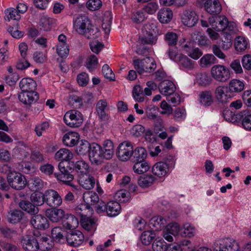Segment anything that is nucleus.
Instances as JSON below:
<instances>
[{
	"label": "nucleus",
	"instance_id": "1",
	"mask_svg": "<svg viewBox=\"0 0 251 251\" xmlns=\"http://www.w3.org/2000/svg\"><path fill=\"white\" fill-rule=\"evenodd\" d=\"M7 179L9 185L15 190L23 189L26 184L25 176L15 171L9 172L7 176Z\"/></svg>",
	"mask_w": 251,
	"mask_h": 251
},
{
	"label": "nucleus",
	"instance_id": "2",
	"mask_svg": "<svg viewBox=\"0 0 251 251\" xmlns=\"http://www.w3.org/2000/svg\"><path fill=\"white\" fill-rule=\"evenodd\" d=\"M63 119L65 124L72 127H79L83 121L82 114L75 110L67 112L65 114Z\"/></svg>",
	"mask_w": 251,
	"mask_h": 251
},
{
	"label": "nucleus",
	"instance_id": "3",
	"mask_svg": "<svg viewBox=\"0 0 251 251\" xmlns=\"http://www.w3.org/2000/svg\"><path fill=\"white\" fill-rule=\"evenodd\" d=\"M211 74L215 80L220 82L227 81L230 77L228 69L221 65L213 66L211 69Z\"/></svg>",
	"mask_w": 251,
	"mask_h": 251
},
{
	"label": "nucleus",
	"instance_id": "4",
	"mask_svg": "<svg viewBox=\"0 0 251 251\" xmlns=\"http://www.w3.org/2000/svg\"><path fill=\"white\" fill-rule=\"evenodd\" d=\"M58 169L60 171L59 173H54V175L56 178L62 181L64 184L74 186L71 182L74 179V175H73L70 171H69L65 166L64 162H60L58 165Z\"/></svg>",
	"mask_w": 251,
	"mask_h": 251
},
{
	"label": "nucleus",
	"instance_id": "5",
	"mask_svg": "<svg viewBox=\"0 0 251 251\" xmlns=\"http://www.w3.org/2000/svg\"><path fill=\"white\" fill-rule=\"evenodd\" d=\"M45 203L52 208L60 206L63 202L61 196L55 190L49 189L45 191Z\"/></svg>",
	"mask_w": 251,
	"mask_h": 251
},
{
	"label": "nucleus",
	"instance_id": "6",
	"mask_svg": "<svg viewBox=\"0 0 251 251\" xmlns=\"http://www.w3.org/2000/svg\"><path fill=\"white\" fill-rule=\"evenodd\" d=\"M133 151L131 143L125 141L119 145L116 154L120 160L126 161L132 157Z\"/></svg>",
	"mask_w": 251,
	"mask_h": 251
},
{
	"label": "nucleus",
	"instance_id": "7",
	"mask_svg": "<svg viewBox=\"0 0 251 251\" xmlns=\"http://www.w3.org/2000/svg\"><path fill=\"white\" fill-rule=\"evenodd\" d=\"M219 251H240V246L235 240L229 238H224L218 241Z\"/></svg>",
	"mask_w": 251,
	"mask_h": 251
},
{
	"label": "nucleus",
	"instance_id": "8",
	"mask_svg": "<svg viewBox=\"0 0 251 251\" xmlns=\"http://www.w3.org/2000/svg\"><path fill=\"white\" fill-rule=\"evenodd\" d=\"M91 24V22L89 18L84 15H79L74 20V27L79 34L84 33Z\"/></svg>",
	"mask_w": 251,
	"mask_h": 251
},
{
	"label": "nucleus",
	"instance_id": "9",
	"mask_svg": "<svg viewBox=\"0 0 251 251\" xmlns=\"http://www.w3.org/2000/svg\"><path fill=\"white\" fill-rule=\"evenodd\" d=\"M89 159L93 164L100 165L102 162L101 147L96 143H93L89 152Z\"/></svg>",
	"mask_w": 251,
	"mask_h": 251
},
{
	"label": "nucleus",
	"instance_id": "10",
	"mask_svg": "<svg viewBox=\"0 0 251 251\" xmlns=\"http://www.w3.org/2000/svg\"><path fill=\"white\" fill-rule=\"evenodd\" d=\"M21 244L25 251H38L40 248L37 239L28 235L22 237Z\"/></svg>",
	"mask_w": 251,
	"mask_h": 251
},
{
	"label": "nucleus",
	"instance_id": "11",
	"mask_svg": "<svg viewBox=\"0 0 251 251\" xmlns=\"http://www.w3.org/2000/svg\"><path fill=\"white\" fill-rule=\"evenodd\" d=\"M210 25L215 30L218 31H223L227 26L228 21L225 16H211L209 18Z\"/></svg>",
	"mask_w": 251,
	"mask_h": 251
},
{
	"label": "nucleus",
	"instance_id": "12",
	"mask_svg": "<svg viewBox=\"0 0 251 251\" xmlns=\"http://www.w3.org/2000/svg\"><path fill=\"white\" fill-rule=\"evenodd\" d=\"M30 223L34 228L41 230H45L49 227L48 220L42 214H36L33 216Z\"/></svg>",
	"mask_w": 251,
	"mask_h": 251
},
{
	"label": "nucleus",
	"instance_id": "13",
	"mask_svg": "<svg viewBox=\"0 0 251 251\" xmlns=\"http://www.w3.org/2000/svg\"><path fill=\"white\" fill-rule=\"evenodd\" d=\"M228 88L224 85L217 87L215 90V97L220 103H226L229 101L230 95L228 92Z\"/></svg>",
	"mask_w": 251,
	"mask_h": 251
},
{
	"label": "nucleus",
	"instance_id": "14",
	"mask_svg": "<svg viewBox=\"0 0 251 251\" xmlns=\"http://www.w3.org/2000/svg\"><path fill=\"white\" fill-rule=\"evenodd\" d=\"M19 100L26 105H31L36 102L39 98V94L36 91L21 92L18 95Z\"/></svg>",
	"mask_w": 251,
	"mask_h": 251
},
{
	"label": "nucleus",
	"instance_id": "15",
	"mask_svg": "<svg viewBox=\"0 0 251 251\" xmlns=\"http://www.w3.org/2000/svg\"><path fill=\"white\" fill-rule=\"evenodd\" d=\"M66 238L69 245L74 247H77L82 243L84 237L81 231L75 230L68 233Z\"/></svg>",
	"mask_w": 251,
	"mask_h": 251
},
{
	"label": "nucleus",
	"instance_id": "16",
	"mask_svg": "<svg viewBox=\"0 0 251 251\" xmlns=\"http://www.w3.org/2000/svg\"><path fill=\"white\" fill-rule=\"evenodd\" d=\"M199 20L198 16L193 11H185L182 16L181 21L186 26L192 27L195 25Z\"/></svg>",
	"mask_w": 251,
	"mask_h": 251
},
{
	"label": "nucleus",
	"instance_id": "17",
	"mask_svg": "<svg viewBox=\"0 0 251 251\" xmlns=\"http://www.w3.org/2000/svg\"><path fill=\"white\" fill-rule=\"evenodd\" d=\"M65 214V211L62 209L52 208L46 211L47 217L54 223L59 222L62 223Z\"/></svg>",
	"mask_w": 251,
	"mask_h": 251
},
{
	"label": "nucleus",
	"instance_id": "18",
	"mask_svg": "<svg viewBox=\"0 0 251 251\" xmlns=\"http://www.w3.org/2000/svg\"><path fill=\"white\" fill-rule=\"evenodd\" d=\"M204 8L211 15H218L222 8L219 0H206L204 3Z\"/></svg>",
	"mask_w": 251,
	"mask_h": 251
},
{
	"label": "nucleus",
	"instance_id": "19",
	"mask_svg": "<svg viewBox=\"0 0 251 251\" xmlns=\"http://www.w3.org/2000/svg\"><path fill=\"white\" fill-rule=\"evenodd\" d=\"M158 88L161 94L166 96H171L176 90L174 83L169 80L162 81L159 84Z\"/></svg>",
	"mask_w": 251,
	"mask_h": 251
},
{
	"label": "nucleus",
	"instance_id": "20",
	"mask_svg": "<svg viewBox=\"0 0 251 251\" xmlns=\"http://www.w3.org/2000/svg\"><path fill=\"white\" fill-rule=\"evenodd\" d=\"M107 102L105 100H100L96 104V111L99 118L103 121H107L109 119V115L106 112Z\"/></svg>",
	"mask_w": 251,
	"mask_h": 251
},
{
	"label": "nucleus",
	"instance_id": "21",
	"mask_svg": "<svg viewBox=\"0 0 251 251\" xmlns=\"http://www.w3.org/2000/svg\"><path fill=\"white\" fill-rule=\"evenodd\" d=\"M19 87L22 90L21 92H34L36 88L37 84L36 81L32 79L24 78L20 81Z\"/></svg>",
	"mask_w": 251,
	"mask_h": 251
},
{
	"label": "nucleus",
	"instance_id": "22",
	"mask_svg": "<svg viewBox=\"0 0 251 251\" xmlns=\"http://www.w3.org/2000/svg\"><path fill=\"white\" fill-rule=\"evenodd\" d=\"M80 185L86 190H90L94 188L95 184V179L93 176L86 174L78 177Z\"/></svg>",
	"mask_w": 251,
	"mask_h": 251
},
{
	"label": "nucleus",
	"instance_id": "23",
	"mask_svg": "<svg viewBox=\"0 0 251 251\" xmlns=\"http://www.w3.org/2000/svg\"><path fill=\"white\" fill-rule=\"evenodd\" d=\"M20 207L31 215H35L39 212V208L32 202L27 201H22L19 203Z\"/></svg>",
	"mask_w": 251,
	"mask_h": 251
},
{
	"label": "nucleus",
	"instance_id": "24",
	"mask_svg": "<svg viewBox=\"0 0 251 251\" xmlns=\"http://www.w3.org/2000/svg\"><path fill=\"white\" fill-rule=\"evenodd\" d=\"M79 135L75 132H68L63 136V143L68 147H73L78 141Z\"/></svg>",
	"mask_w": 251,
	"mask_h": 251
},
{
	"label": "nucleus",
	"instance_id": "25",
	"mask_svg": "<svg viewBox=\"0 0 251 251\" xmlns=\"http://www.w3.org/2000/svg\"><path fill=\"white\" fill-rule=\"evenodd\" d=\"M172 11L169 8H162L158 13V19L162 24H168L173 18Z\"/></svg>",
	"mask_w": 251,
	"mask_h": 251
},
{
	"label": "nucleus",
	"instance_id": "26",
	"mask_svg": "<svg viewBox=\"0 0 251 251\" xmlns=\"http://www.w3.org/2000/svg\"><path fill=\"white\" fill-rule=\"evenodd\" d=\"M168 170L167 165L164 162L156 163L152 168L153 174L158 177L165 176Z\"/></svg>",
	"mask_w": 251,
	"mask_h": 251
},
{
	"label": "nucleus",
	"instance_id": "27",
	"mask_svg": "<svg viewBox=\"0 0 251 251\" xmlns=\"http://www.w3.org/2000/svg\"><path fill=\"white\" fill-rule=\"evenodd\" d=\"M62 224L66 229H72L77 226L78 221L74 215L66 214Z\"/></svg>",
	"mask_w": 251,
	"mask_h": 251
},
{
	"label": "nucleus",
	"instance_id": "28",
	"mask_svg": "<svg viewBox=\"0 0 251 251\" xmlns=\"http://www.w3.org/2000/svg\"><path fill=\"white\" fill-rule=\"evenodd\" d=\"M73 153L68 149H61L55 154V160L61 161V162L69 161L73 158Z\"/></svg>",
	"mask_w": 251,
	"mask_h": 251
},
{
	"label": "nucleus",
	"instance_id": "29",
	"mask_svg": "<svg viewBox=\"0 0 251 251\" xmlns=\"http://www.w3.org/2000/svg\"><path fill=\"white\" fill-rule=\"evenodd\" d=\"M236 116L237 118L242 121V126L245 129L251 130V114L248 111H242Z\"/></svg>",
	"mask_w": 251,
	"mask_h": 251
},
{
	"label": "nucleus",
	"instance_id": "30",
	"mask_svg": "<svg viewBox=\"0 0 251 251\" xmlns=\"http://www.w3.org/2000/svg\"><path fill=\"white\" fill-rule=\"evenodd\" d=\"M23 215L24 213L20 209L10 210L7 214V220L10 223H18L21 221Z\"/></svg>",
	"mask_w": 251,
	"mask_h": 251
},
{
	"label": "nucleus",
	"instance_id": "31",
	"mask_svg": "<svg viewBox=\"0 0 251 251\" xmlns=\"http://www.w3.org/2000/svg\"><path fill=\"white\" fill-rule=\"evenodd\" d=\"M176 62L184 69L191 70L194 68V62L184 54H180Z\"/></svg>",
	"mask_w": 251,
	"mask_h": 251
},
{
	"label": "nucleus",
	"instance_id": "32",
	"mask_svg": "<svg viewBox=\"0 0 251 251\" xmlns=\"http://www.w3.org/2000/svg\"><path fill=\"white\" fill-rule=\"evenodd\" d=\"M121 209V205L117 201H110L107 203V214L108 216L113 217L118 215Z\"/></svg>",
	"mask_w": 251,
	"mask_h": 251
},
{
	"label": "nucleus",
	"instance_id": "33",
	"mask_svg": "<svg viewBox=\"0 0 251 251\" xmlns=\"http://www.w3.org/2000/svg\"><path fill=\"white\" fill-rule=\"evenodd\" d=\"M147 151L144 148H137L133 151L131 160L133 163L145 160Z\"/></svg>",
	"mask_w": 251,
	"mask_h": 251
},
{
	"label": "nucleus",
	"instance_id": "34",
	"mask_svg": "<svg viewBox=\"0 0 251 251\" xmlns=\"http://www.w3.org/2000/svg\"><path fill=\"white\" fill-rule=\"evenodd\" d=\"M199 101L206 106L211 105L213 102L211 92L210 91H204L199 94Z\"/></svg>",
	"mask_w": 251,
	"mask_h": 251
},
{
	"label": "nucleus",
	"instance_id": "35",
	"mask_svg": "<svg viewBox=\"0 0 251 251\" xmlns=\"http://www.w3.org/2000/svg\"><path fill=\"white\" fill-rule=\"evenodd\" d=\"M157 40V36L154 35L151 31H146V34L139 38L141 44L145 45H154Z\"/></svg>",
	"mask_w": 251,
	"mask_h": 251
},
{
	"label": "nucleus",
	"instance_id": "36",
	"mask_svg": "<svg viewBox=\"0 0 251 251\" xmlns=\"http://www.w3.org/2000/svg\"><path fill=\"white\" fill-rule=\"evenodd\" d=\"M45 192L33 193L31 195V201L37 207L42 205L45 203Z\"/></svg>",
	"mask_w": 251,
	"mask_h": 251
},
{
	"label": "nucleus",
	"instance_id": "37",
	"mask_svg": "<svg viewBox=\"0 0 251 251\" xmlns=\"http://www.w3.org/2000/svg\"><path fill=\"white\" fill-rule=\"evenodd\" d=\"M244 83L238 79H232L229 83L228 89L231 92L239 93L244 89Z\"/></svg>",
	"mask_w": 251,
	"mask_h": 251
},
{
	"label": "nucleus",
	"instance_id": "38",
	"mask_svg": "<svg viewBox=\"0 0 251 251\" xmlns=\"http://www.w3.org/2000/svg\"><path fill=\"white\" fill-rule=\"evenodd\" d=\"M75 171L77 173L78 177L88 174L89 165L83 160H79L75 162Z\"/></svg>",
	"mask_w": 251,
	"mask_h": 251
},
{
	"label": "nucleus",
	"instance_id": "39",
	"mask_svg": "<svg viewBox=\"0 0 251 251\" xmlns=\"http://www.w3.org/2000/svg\"><path fill=\"white\" fill-rule=\"evenodd\" d=\"M83 199L84 202L90 206L95 205L100 201L98 195L95 192H91L84 194Z\"/></svg>",
	"mask_w": 251,
	"mask_h": 251
},
{
	"label": "nucleus",
	"instance_id": "40",
	"mask_svg": "<svg viewBox=\"0 0 251 251\" xmlns=\"http://www.w3.org/2000/svg\"><path fill=\"white\" fill-rule=\"evenodd\" d=\"M133 167L134 172L138 174H142L147 172L150 168L149 165L146 160L134 163Z\"/></svg>",
	"mask_w": 251,
	"mask_h": 251
},
{
	"label": "nucleus",
	"instance_id": "41",
	"mask_svg": "<svg viewBox=\"0 0 251 251\" xmlns=\"http://www.w3.org/2000/svg\"><path fill=\"white\" fill-rule=\"evenodd\" d=\"M156 237L155 233L151 230L143 232L140 237L142 243L145 245H150Z\"/></svg>",
	"mask_w": 251,
	"mask_h": 251
},
{
	"label": "nucleus",
	"instance_id": "42",
	"mask_svg": "<svg viewBox=\"0 0 251 251\" xmlns=\"http://www.w3.org/2000/svg\"><path fill=\"white\" fill-rule=\"evenodd\" d=\"M55 23V20L51 18L46 16L43 17L40 21L41 29L44 31H49L51 29Z\"/></svg>",
	"mask_w": 251,
	"mask_h": 251
},
{
	"label": "nucleus",
	"instance_id": "43",
	"mask_svg": "<svg viewBox=\"0 0 251 251\" xmlns=\"http://www.w3.org/2000/svg\"><path fill=\"white\" fill-rule=\"evenodd\" d=\"M155 178L152 175H146L140 176L138 184L142 188H147L151 186L154 182Z\"/></svg>",
	"mask_w": 251,
	"mask_h": 251
},
{
	"label": "nucleus",
	"instance_id": "44",
	"mask_svg": "<svg viewBox=\"0 0 251 251\" xmlns=\"http://www.w3.org/2000/svg\"><path fill=\"white\" fill-rule=\"evenodd\" d=\"M91 144L89 143L86 140H81L79 142V145L76 147L77 153L81 155L86 154L89 152Z\"/></svg>",
	"mask_w": 251,
	"mask_h": 251
},
{
	"label": "nucleus",
	"instance_id": "45",
	"mask_svg": "<svg viewBox=\"0 0 251 251\" xmlns=\"http://www.w3.org/2000/svg\"><path fill=\"white\" fill-rule=\"evenodd\" d=\"M216 58L211 54H207L203 56L200 60L201 67H207L216 63Z\"/></svg>",
	"mask_w": 251,
	"mask_h": 251
},
{
	"label": "nucleus",
	"instance_id": "46",
	"mask_svg": "<svg viewBox=\"0 0 251 251\" xmlns=\"http://www.w3.org/2000/svg\"><path fill=\"white\" fill-rule=\"evenodd\" d=\"M111 12H106L102 24V28L105 34H109L111 30L112 17Z\"/></svg>",
	"mask_w": 251,
	"mask_h": 251
},
{
	"label": "nucleus",
	"instance_id": "47",
	"mask_svg": "<svg viewBox=\"0 0 251 251\" xmlns=\"http://www.w3.org/2000/svg\"><path fill=\"white\" fill-rule=\"evenodd\" d=\"M164 40L169 47L176 46L178 41V36L175 32H168L165 35Z\"/></svg>",
	"mask_w": 251,
	"mask_h": 251
},
{
	"label": "nucleus",
	"instance_id": "48",
	"mask_svg": "<svg viewBox=\"0 0 251 251\" xmlns=\"http://www.w3.org/2000/svg\"><path fill=\"white\" fill-rule=\"evenodd\" d=\"M143 65L145 66V72L151 73L156 68V64L152 58L147 57L143 59Z\"/></svg>",
	"mask_w": 251,
	"mask_h": 251
},
{
	"label": "nucleus",
	"instance_id": "49",
	"mask_svg": "<svg viewBox=\"0 0 251 251\" xmlns=\"http://www.w3.org/2000/svg\"><path fill=\"white\" fill-rule=\"evenodd\" d=\"M30 189L33 191L41 190L44 186V181L39 177H34L30 180L29 184Z\"/></svg>",
	"mask_w": 251,
	"mask_h": 251
},
{
	"label": "nucleus",
	"instance_id": "50",
	"mask_svg": "<svg viewBox=\"0 0 251 251\" xmlns=\"http://www.w3.org/2000/svg\"><path fill=\"white\" fill-rule=\"evenodd\" d=\"M85 66L90 72L95 70L98 64V60L97 57L93 54L88 57L86 60Z\"/></svg>",
	"mask_w": 251,
	"mask_h": 251
},
{
	"label": "nucleus",
	"instance_id": "51",
	"mask_svg": "<svg viewBox=\"0 0 251 251\" xmlns=\"http://www.w3.org/2000/svg\"><path fill=\"white\" fill-rule=\"evenodd\" d=\"M89 27H88L84 33L81 35H84L88 39H93L98 38L99 34V29L94 27L92 24L90 25Z\"/></svg>",
	"mask_w": 251,
	"mask_h": 251
},
{
	"label": "nucleus",
	"instance_id": "52",
	"mask_svg": "<svg viewBox=\"0 0 251 251\" xmlns=\"http://www.w3.org/2000/svg\"><path fill=\"white\" fill-rule=\"evenodd\" d=\"M197 82L199 85L206 86L210 84L211 78L206 73H201L197 76Z\"/></svg>",
	"mask_w": 251,
	"mask_h": 251
},
{
	"label": "nucleus",
	"instance_id": "53",
	"mask_svg": "<svg viewBox=\"0 0 251 251\" xmlns=\"http://www.w3.org/2000/svg\"><path fill=\"white\" fill-rule=\"evenodd\" d=\"M80 223L82 226L88 231L91 230L94 227L95 224L94 220L87 216L81 218Z\"/></svg>",
	"mask_w": 251,
	"mask_h": 251
},
{
	"label": "nucleus",
	"instance_id": "54",
	"mask_svg": "<svg viewBox=\"0 0 251 251\" xmlns=\"http://www.w3.org/2000/svg\"><path fill=\"white\" fill-rule=\"evenodd\" d=\"M48 237H42L40 239V243H39L40 248L42 251H49L50 250L53 245V242L50 241Z\"/></svg>",
	"mask_w": 251,
	"mask_h": 251
},
{
	"label": "nucleus",
	"instance_id": "55",
	"mask_svg": "<svg viewBox=\"0 0 251 251\" xmlns=\"http://www.w3.org/2000/svg\"><path fill=\"white\" fill-rule=\"evenodd\" d=\"M91 206L85 203H81L76 207L75 210L79 214L81 218L87 216L88 212L91 210Z\"/></svg>",
	"mask_w": 251,
	"mask_h": 251
},
{
	"label": "nucleus",
	"instance_id": "56",
	"mask_svg": "<svg viewBox=\"0 0 251 251\" xmlns=\"http://www.w3.org/2000/svg\"><path fill=\"white\" fill-rule=\"evenodd\" d=\"M151 224L157 229H159L165 226L166 220L162 216H155L151 219Z\"/></svg>",
	"mask_w": 251,
	"mask_h": 251
},
{
	"label": "nucleus",
	"instance_id": "57",
	"mask_svg": "<svg viewBox=\"0 0 251 251\" xmlns=\"http://www.w3.org/2000/svg\"><path fill=\"white\" fill-rule=\"evenodd\" d=\"M247 41L245 38L239 36L236 38L235 42V47L237 51H242L245 50L247 48Z\"/></svg>",
	"mask_w": 251,
	"mask_h": 251
},
{
	"label": "nucleus",
	"instance_id": "58",
	"mask_svg": "<svg viewBox=\"0 0 251 251\" xmlns=\"http://www.w3.org/2000/svg\"><path fill=\"white\" fill-rule=\"evenodd\" d=\"M158 108L153 105H150L148 106L146 111V114L148 119L153 120L158 117L156 114V112L158 110Z\"/></svg>",
	"mask_w": 251,
	"mask_h": 251
},
{
	"label": "nucleus",
	"instance_id": "59",
	"mask_svg": "<svg viewBox=\"0 0 251 251\" xmlns=\"http://www.w3.org/2000/svg\"><path fill=\"white\" fill-rule=\"evenodd\" d=\"M167 245L162 239H155L152 243V249L154 251H165Z\"/></svg>",
	"mask_w": 251,
	"mask_h": 251
},
{
	"label": "nucleus",
	"instance_id": "60",
	"mask_svg": "<svg viewBox=\"0 0 251 251\" xmlns=\"http://www.w3.org/2000/svg\"><path fill=\"white\" fill-rule=\"evenodd\" d=\"M5 19L9 21L10 20H19L20 18L17 11L14 8H10L5 11Z\"/></svg>",
	"mask_w": 251,
	"mask_h": 251
},
{
	"label": "nucleus",
	"instance_id": "61",
	"mask_svg": "<svg viewBox=\"0 0 251 251\" xmlns=\"http://www.w3.org/2000/svg\"><path fill=\"white\" fill-rule=\"evenodd\" d=\"M57 53L61 57H65L69 54V50L67 44L60 43L57 46Z\"/></svg>",
	"mask_w": 251,
	"mask_h": 251
},
{
	"label": "nucleus",
	"instance_id": "62",
	"mask_svg": "<svg viewBox=\"0 0 251 251\" xmlns=\"http://www.w3.org/2000/svg\"><path fill=\"white\" fill-rule=\"evenodd\" d=\"M131 19L134 23L139 24L145 20V16L142 11H136L132 12Z\"/></svg>",
	"mask_w": 251,
	"mask_h": 251
},
{
	"label": "nucleus",
	"instance_id": "63",
	"mask_svg": "<svg viewBox=\"0 0 251 251\" xmlns=\"http://www.w3.org/2000/svg\"><path fill=\"white\" fill-rule=\"evenodd\" d=\"M64 230L60 227H55L52 229L51 235L52 238L56 241H59L63 239Z\"/></svg>",
	"mask_w": 251,
	"mask_h": 251
},
{
	"label": "nucleus",
	"instance_id": "64",
	"mask_svg": "<svg viewBox=\"0 0 251 251\" xmlns=\"http://www.w3.org/2000/svg\"><path fill=\"white\" fill-rule=\"evenodd\" d=\"M183 235L189 238L193 237L196 233L195 227L189 223L183 225Z\"/></svg>",
	"mask_w": 251,
	"mask_h": 251
}]
</instances>
